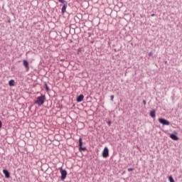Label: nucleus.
Wrapping results in <instances>:
<instances>
[{"instance_id": "obj_1", "label": "nucleus", "mask_w": 182, "mask_h": 182, "mask_svg": "<svg viewBox=\"0 0 182 182\" xmlns=\"http://www.w3.org/2000/svg\"><path fill=\"white\" fill-rule=\"evenodd\" d=\"M45 100H46V97L44 95H42L37 97V100L35 101V104L38 106H42L43 103H45Z\"/></svg>"}, {"instance_id": "obj_2", "label": "nucleus", "mask_w": 182, "mask_h": 182, "mask_svg": "<svg viewBox=\"0 0 182 182\" xmlns=\"http://www.w3.org/2000/svg\"><path fill=\"white\" fill-rule=\"evenodd\" d=\"M159 123H161V124H164V126H170V122L167 121L165 119L159 118Z\"/></svg>"}, {"instance_id": "obj_3", "label": "nucleus", "mask_w": 182, "mask_h": 182, "mask_svg": "<svg viewBox=\"0 0 182 182\" xmlns=\"http://www.w3.org/2000/svg\"><path fill=\"white\" fill-rule=\"evenodd\" d=\"M60 173L61 174V180H65V178H66V176H68V172L66 171V170L60 168Z\"/></svg>"}, {"instance_id": "obj_4", "label": "nucleus", "mask_w": 182, "mask_h": 182, "mask_svg": "<svg viewBox=\"0 0 182 182\" xmlns=\"http://www.w3.org/2000/svg\"><path fill=\"white\" fill-rule=\"evenodd\" d=\"M102 157H104V159L109 157V149H107V147H105L102 151Z\"/></svg>"}, {"instance_id": "obj_5", "label": "nucleus", "mask_w": 182, "mask_h": 182, "mask_svg": "<svg viewBox=\"0 0 182 182\" xmlns=\"http://www.w3.org/2000/svg\"><path fill=\"white\" fill-rule=\"evenodd\" d=\"M83 144V142L82 141V138L79 139V148L80 150H82L83 151H85V150H86V148H83L82 147Z\"/></svg>"}, {"instance_id": "obj_6", "label": "nucleus", "mask_w": 182, "mask_h": 182, "mask_svg": "<svg viewBox=\"0 0 182 182\" xmlns=\"http://www.w3.org/2000/svg\"><path fill=\"white\" fill-rule=\"evenodd\" d=\"M83 99H85V96L83 95H80L77 97V102L80 103V102H83Z\"/></svg>"}, {"instance_id": "obj_7", "label": "nucleus", "mask_w": 182, "mask_h": 182, "mask_svg": "<svg viewBox=\"0 0 182 182\" xmlns=\"http://www.w3.org/2000/svg\"><path fill=\"white\" fill-rule=\"evenodd\" d=\"M23 65L26 69H29V63L26 60H23Z\"/></svg>"}, {"instance_id": "obj_8", "label": "nucleus", "mask_w": 182, "mask_h": 182, "mask_svg": "<svg viewBox=\"0 0 182 182\" xmlns=\"http://www.w3.org/2000/svg\"><path fill=\"white\" fill-rule=\"evenodd\" d=\"M3 173L5 175L6 178H9V177H11L9 172L6 169H4Z\"/></svg>"}, {"instance_id": "obj_9", "label": "nucleus", "mask_w": 182, "mask_h": 182, "mask_svg": "<svg viewBox=\"0 0 182 182\" xmlns=\"http://www.w3.org/2000/svg\"><path fill=\"white\" fill-rule=\"evenodd\" d=\"M66 8H68V4H67V3H65V4L63 5V8H62V10H61L62 14H65V12H66Z\"/></svg>"}, {"instance_id": "obj_10", "label": "nucleus", "mask_w": 182, "mask_h": 182, "mask_svg": "<svg viewBox=\"0 0 182 182\" xmlns=\"http://www.w3.org/2000/svg\"><path fill=\"white\" fill-rule=\"evenodd\" d=\"M150 116L154 119V117H156V110H151L150 111Z\"/></svg>"}, {"instance_id": "obj_11", "label": "nucleus", "mask_w": 182, "mask_h": 182, "mask_svg": "<svg viewBox=\"0 0 182 182\" xmlns=\"http://www.w3.org/2000/svg\"><path fill=\"white\" fill-rule=\"evenodd\" d=\"M170 137L172 140H178V137L176 134H171Z\"/></svg>"}, {"instance_id": "obj_12", "label": "nucleus", "mask_w": 182, "mask_h": 182, "mask_svg": "<svg viewBox=\"0 0 182 182\" xmlns=\"http://www.w3.org/2000/svg\"><path fill=\"white\" fill-rule=\"evenodd\" d=\"M9 86H15V80H9Z\"/></svg>"}, {"instance_id": "obj_13", "label": "nucleus", "mask_w": 182, "mask_h": 182, "mask_svg": "<svg viewBox=\"0 0 182 182\" xmlns=\"http://www.w3.org/2000/svg\"><path fill=\"white\" fill-rule=\"evenodd\" d=\"M168 181H169L170 182H175V181H174V179L173 178V176H169V177H168Z\"/></svg>"}, {"instance_id": "obj_14", "label": "nucleus", "mask_w": 182, "mask_h": 182, "mask_svg": "<svg viewBox=\"0 0 182 182\" xmlns=\"http://www.w3.org/2000/svg\"><path fill=\"white\" fill-rule=\"evenodd\" d=\"M58 2H60L61 4H66V1L65 0H58Z\"/></svg>"}, {"instance_id": "obj_15", "label": "nucleus", "mask_w": 182, "mask_h": 182, "mask_svg": "<svg viewBox=\"0 0 182 182\" xmlns=\"http://www.w3.org/2000/svg\"><path fill=\"white\" fill-rule=\"evenodd\" d=\"M45 87L47 92L49 91V87H48V84H45Z\"/></svg>"}, {"instance_id": "obj_16", "label": "nucleus", "mask_w": 182, "mask_h": 182, "mask_svg": "<svg viewBox=\"0 0 182 182\" xmlns=\"http://www.w3.org/2000/svg\"><path fill=\"white\" fill-rule=\"evenodd\" d=\"M111 100L113 102L114 99V95H111Z\"/></svg>"}, {"instance_id": "obj_17", "label": "nucleus", "mask_w": 182, "mask_h": 182, "mask_svg": "<svg viewBox=\"0 0 182 182\" xmlns=\"http://www.w3.org/2000/svg\"><path fill=\"white\" fill-rule=\"evenodd\" d=\"M133 170H134V168H128V171H133Z\"/></svg>"}, {"instance_id": "obj_18", "label": "nucleus", "mask_w": 182, "mask_h": 182, "mask_svg": "<svg viewBox=\"0 0 182 182\" xmlns=\"http://www.w3.org/2000/svg\"><path fill=\"white\" fill-rule=\"evenodd\" d=\"M149 56H153V52H150V53H149Z\"/></svg>"}, {"instance_id": "obj_19", "label": "nucleus", "mask_w": 182, "mask_h": 182, "mask_svg": "<svg viewBox=\"0 0 182 182\" xmlns=\"http://www.w3.org/2000/svg\"><path fill=\"white\" fill-rule=\"evenodd\" d=\"M2 127V122L0 121V129Z\"/></svg>"}, {"instance_id": "obj_20", "label": "nucleus", "mask_w": 182, "mask_h": 182, "mask_svg": "<svg viewBox=\"0 0 182 182\" xmlns=\"http://www.w3.org/2000/svg\"><path fill=\"white\" fill-rule=\"evenodd\" d=\"M143 103H144V105H146V100H144V101H143Z\"/></svg>"}, {"instance_id": "obj_21", "label": "nucleus", "mask_w": 182, "mask_h": 182, "mask_svg": "<svg viewBox=\"0 0 182 182\" xmlns=\"http://www.w3.org/2000/svg\"><path fill=\"white\" fill-rule=\"evenodd\" d=\"M108 124H109V126H110V124H112V122H108Z\"/></svg>"}, {"instance_id": "obj_22", "label": "nucleus", "mask_w": 182, "mask_h": 182, "mask_svg": "<svg viewBox=\"0 0 182 182\" xmlns=\"http://www.w3.org/2000/svg\"><path fill=\"white\" fill-rule=\"evenodd\" d=\"M151 16H152V17H153V16H155V14H151Z\"/></svg>"}]
</instances>
